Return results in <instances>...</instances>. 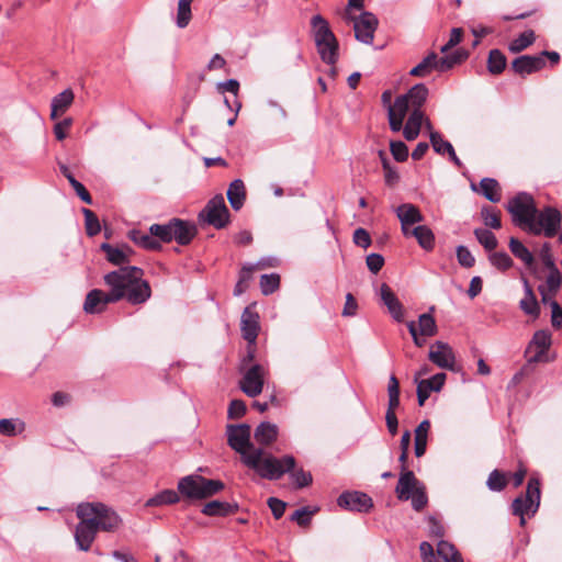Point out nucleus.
<instances>
[{
  "mask_svg": "<svg viewBox=\"0 0 562 562\" xmlns=\"http://www.w3.org/2000/svg\"><path fill=\"white\" fill-rule=\"evenodd\" d=\"M144 271L134 266L121 267L103 277L108 292L93 289L86 295L83 311L88 314L102 313L109 304L126 300L133 305L145 303L151 295V289L143 279Z\"/></svg>",
  "mask_w": 562,
  "mask_h": 562,
  "instance_id": "nucleus-1",
  "label": "nucleus"
},
{
  "mask_svg": "<svg viewBox=\"0 0 562 562\" xmlns=\"http://www.w3.org/2000/svg\"><path fill=\"white\" fill-rule=\"evenodd\" d=\"M250 426L247 424L228 425L227 441L232 449L241 456V462L252 469L260 477L279 480L286 471L296 464L294 457L284 456L281 459L257 448L250 441Z\"/></svg>",
  "mask_w": 562,
  "mask_h": 562,
  "instance_id": "nucleus-2",
  "label": "nucleus"
},
{
  "mask_svg": "<svg viewBox=\"0 0 562 562\" xmlns=\"http://www.w3.org/2000/svg\"><path fill=\"white\" fill-rule=\"evenodd\" d=\"M76 515L79 522L75 540L82 551L90 550L98 531L114 532L122 524L120 516L103 503H81L77 506Z\"/></svg>",
  "mask_w": 562,
  "mask_h": 562,
  "instance_id": "nucleus-3",
  "label": "nucleus"
},
{
  "mask_svg": "<svg viewBox=\"0 0 562 562\" xmlns=\"http://www.w3.org/2000/svg\"><path fill=\"white\" fill-rule=\"evenodd\" d=\"M223 488L224 483L222 481L206 479L198 474L187 475L178 482L179 494L188 501L209 498Z\"/></svg>",
  "mask_w": 562,
  "mask_h": 562,
  "instance_id": "nucleus-4",
  "label": "nucleus"
},
{
  "mask_svg": "<svg viewBox=\"0 0 562 562\" xmlns=\"http://www.w3.org/2000/svg\"><path fill=\"white\" fill-rule=\"evenodd\" d=\"M395 493L400 501L411 499L412 506L416 512H422L428 504L426 486L414 473L405 472L403 475H400Z\"/></svg>",
  "mask_w": 562,
  "mask_h": 562,
  "instance_id": "nucleus-5",
  "label": "nucleus"
},
{
  "mask_svg": "<svg viewBox=\"0 0 562 562\" xmlns=\"http://www.w3.org/2000/svg\"><path fill=\"white\" fill-rule=\"evenodd\" d=\"M507 211L512 214L514 223L527 232L538 213L533 198L525 192L509 200Z\"/></svg>",
  "mask_w": 562,
  "mask_h": 562,
  "instance_id": "nucleus-6",
  "label": "nucleus"
},
{
  "mask_svg": "<svg viewBox=\"0 0 562 562\" xmlns=\"http://www.w3.org/2000/svg\"><path fill=\"white\" fill-rule=\"evenodd\" d=\"M541 490L540 481L531 477L528 481L525 495L516 497L512 504L514 515H535L540 506Z\"/></svg>",
  "mask_w": 562,
  "mask_h": 562,
  "instance_id": "nucleus-7",
  "label": "nucleus"
},
{
  "mask_svg": "<svg viewBox=\"0 0 562 562\" xmlns=\"http://www.w3.org/2000/svg\"><path fill=\"white\" fill-rule=\"evenodd\" d=\"M562 216L554 207H546L538 212L528 232L532 235L543 234L546 237H554L561 228Z\"/></svg>",
  "mask_w": 562,
  "mask_h": 562,
  "instance_id": "nucleus-8",
  "label": "nucleus"
},
{
  "mask_svg": "<svg viewBox=\"0 0 562 562\" xmlns=\"http://www.w3.org/2000/svg\"><path fill=\"white\" fill-rule=\"evenodd\" d=\"M199 218L217 229L224 228L229 223V211L222 194L211 199L200 212Z\"/></svg>",
  "mask_w": 562,
  "mask_h": 562,
  "instance_id": "nucleus-9",
  "label": "nucleus"
},
{
  "mask_svg": "<svg viewBox=\"0 0 562 562\" xmlns=\"http://www.w3.org/2000/svg\"><path fill=\"white\" fill-rule=\"evenodd\" d=\"M348 19L353 22L355 36L357 41L364 44H372L374 33L379 25V20L371 12H363L359 16L348 15Z\"/></svg>",
  "mask_w": 562,
  "mask_h": 562,
  "instance_id": "nucleus-10",
  "label": "nucleus"
},
{
  "mask_svg": "<svg viewBox=\"0 0 562 562\" xmlns=\"http://www.w3.org/2000/svg\"><path fill=\"white\" fill-rule=\"evenodd\" d=\"M243 379L239 382L240 390L249 397L258 396L263 389L266 369L256 363L244 369Z\"/></svg>",
  "mask_w": 562,
  "mask_h": 562,
  "instance_id": "nucleus-11",
  "label": "nucleus"
},
{
  "mask_svg": "<svg viewBox=\"0 0 562 562\" xmlns=\"http://www.w3.org/2000/svg\"><path fill=\"white\" fill-rule=\"evenodd\" d=\"M396 216L401 222V229L405 237L411 236L412 226L424 221L419 209L412 203H403L395 210Z\"/></svg>",
  "mask_w": 562,
  "mask_h": 562,
  "instance_id": "nucleus-12",
  "label": "nucleus"
},
{
  "mask_svg": "<svg viewBox=\"0 0 562 562\" xmlns=\"http://www.w3.org/2000/svg\"><path fill=\"white\" fill-rule=\"evenodd\" d=\"M428 358L432 363L441 369H454L456 356L452 348L447 342H434L430 346Z\"/></svg>",
  "mask_w": 562,
  "mask_h": 562,
  "instance_id": "nucleus-13",
  "label": "nucleus"
},
{
  "mask_svg": "<svg viewBox=\"0 0 562 562\" xmlns=\"http://www.w3.org/2000/svg\"><path fill=\"white\" fill-rule=\"evenodd\" d=\"M546 63L541 56L537 55H521L516 57L510 63V70L520 77H526L528 75L540 71L544 68Z\"/></svg>",
  "mask_w": 562,
  "mask_h": 562,
  "instance_id": "nucleus-14",
  "label": "nucleus"
},
{
  "mask_svg": "<svg viewBox=\"0 0 562 562\" xmlns=\"http://www.w3.org/2000/svg\"><path fill=\"white\" fill-rule=\"evenodd\" d=\"M337 504L345 509L353 512H368L372 506V499L369 495L362 492H345L338 499Z\"/></svg>",
  "mask_w": 562,
  "mask_h": 562,
  "instance_id": "nucleus-15",
  "label": "nucleus"
},
{
  "mask_svg": "<svg viewBox=\"0 0 562 562\" xmlns=\"http://www.w3.org/2000/svg\"><path fill=\"white\" fill-rule=\"evenodd\" d=\"M243 338L249 344H256L259 331V315L250 306H247L240 319Z\"/></svg>",
  "mask_w": 562,
  "mask_h": 562,
  "instance_id": "nucleus-16",
  "label": "nucleus"
},
{
  "mask_svg": "<svg viewBox=\"0 0 562 562\" xmlns=\"http://www.w3.org/2000/svg\"><path fill=\"white\" fill-rule=\"evenodd\" d=\"M196 234L198 229L194 224L180 218L171 220V240H176L179 245L190 244Z\"/></svg>",
  "mask_w": 562,
  "mask_h": 562,
  "instance_id": "nucleus-17",
  "label": "nucleus"
},
{
  "mask_svg": "<svg viewBox=\"0 0 562 562\" xmlns=\"http://www.w3.org/2000/svg\"><path fill=\"white\" fill-rule=\"evenodd\" d=\"M446 378V373L441 372L435 374L430 379L417 381V401L419 406H424L432 391L439 392L442 389Z\"/></svg>",
  "mask_w": 562,
  "mask_h": 562,
  "instance_id": "nucleus-18",
  "label": "nucleus"
},
{
  "mask_svg": "<svg viewBox=\"0 0 562 562\" xmlns=\"http://www.w3.org/2000/svg\"><path fill=\"white\" fill-rule=\"evenodd\" d=\"M380 296L393 318L396 322H402L404 319V306L386 283L381 284Z\"/></svg>",
  "mask_w": 562,
  "mask_h": 562,
  "instance_id": "nucleus-19",
  "label": "nucleus"
},
{
  "mask_svg": "<svg viewBox=\"0 0 562 562\" xmlns=\"http://www.w3.org/2000/svg\"><path fill=\"white\" fill-rule=\"evenodd\" d=\"M75 100V94L71 89H65L52 99L50 104V120H57L64 115L71 106Z\"/></svg>",
  "mask_w": 562,
  "mask_h": 562,
  "instance_id": "nucleus-20",
  "label": "nucleus"
},
{
  "mask_svg": "<svg viewBox=\"0 0 562 562\" xmlns=\"http://www.w3.org/2000/svg\"><path fill=\"white\" fill-rule=\"evenodd\" d=\"M315 45L326 41H335L336 36L329 27L328 22L319 14L314 15L311 20Z\"/></svg>",
  "mask_w": 562,
  "mask_h": 562,
  "instance_id": "nucleus-21",
  "label": "nucleus"
},
{
  "mask_svg": "<svg viewBox=\"0 0 562 562\" xmlns=\"http://www.w3.org/2000/svg\"><path fill=\"white\" fill-rule=\"evenodd\" d=\"M521 280L524 283L525 296L520 300L519 306L526 314L538 317L540 315V305L533 293L532 286L525 277H522Z\"/></svg>",
  "mask_w": 562,
  "mask_h": 562,
  "instance_id": "nucleus-22",
  "label": "nucleus"
},
{
  "mask_svg": "<svg viewBox=\"0 0 562 562\" xmlns=\"http://www.w3.org/2000/svg\"><path fill=\"white\" fill-rule=\"evenodd\" d=\"M227 199L233 210L239 211L246 201V187L243 180H234L227 189Z\"/></svg>",
  "mask_w": 562,
  "mask_h": 562,
  "instance_id": "nucleus-23",
  "label": "nucleus"
},
{
  "mask_svg": "<svg viewBox=\"0 0 562 562\" xmlns=\"http://www.w3.org/2000/svg\"><path fill=\"white\" fill-rule=\"evenodd\" d=\"M428 95V88L424 83H417L412 87L406 94L401 95L402 98H406V103L408 104L411 112L416 109L422 110L423 104L425 103Z\"/></svg>",
  "mask_w": 562,
  "mask_h": 562,
  "instance_id": "nucleus-24",
  "label": "nucleus"
},
{
  "mask_svg": "<svg viewBox=\"0 0 562 562\" xmlns=\"http://www.w3.org/2000/svg\"><path fill=\"white\" fill-rule=\"evenodd\" d=\"M424 116L425 115L423 110L416 109L415 111L411 112L403 131L404 137L407 140L411 142L417 138L420 132Z\"/></svg>",
  "mask_w": 562,
  "mask_h": 562,
  "instance_id": "nucleus-25",
  "label": "nucleus"
},
{
  "mask_svg": "<svg viewBox=\"0 0 562 562\" xmlns=\"http://www.w3.org/2000/svg\"><path fill=\"white\" fill-rule=\"evenodd\" d=\"M278 427L271 423H261L254 434L255 441L261 446H269L277 440Z\"/></svg>",
  "mask_w": 562,
  "mask_h": 562,
  "instance_id": "nucleus-26",
  "label": "nucleus"
},
{
  "mask_svg": "<svg viewBox=\"0 0 562 562\" xmlns=\"http://www.w3.org/2000/svg\"><path fill=\"white\" fill-rule=\"evenodd\" d=\"M238 506L226 502L211 501L206 503L202 513L206 516H228L237 512Z\"/></svg>",
  "mask_w": 562,
  "mask_h": 562,
  "instance_id": "nucleus-27",
  "label": "nucleus"
},
{
  "mask_svg": "<svg viewBox=\"0 0 562 562\" xmlns=\"http://www.w3.org/2000/svg\"><path fill=\"white\" fill-rule=\"evenodd\" d=\"M411 236L415 237L418 245L426 251L435 247V235L432 231L425 225H418L411 231Z\"/></svg>",
  "mask_w": 562,
  "mask_h": 562,
  "instance_id": "nucleus-28",
  "label": "nucleus"
},
{
  "mask_svg": "<svg viewBox=\"0 0 562 562\" xmlns=\"http://www.w3.org/2000/svg\"><path fill=\"white\" fill-rule=\"evenodd\" d=\"M317 53L321 59L327 65H335L338 60L339 43L337 38L335 41H326L316 45Z\"/></svg>",
  "mask_w": 562,
  "mask_h": 562,
  "instance_id": "nucleus-29",
  "label": "nucleus"
},
{
  "mask_svg": "<svg viewBox=\"0 0 562 562\" xmlns=\"http://www.w3.org/2000/svg\"><path fill=\"white\" fill-rule=\"evenodd\" d=\"M486 65L491 75L498 76L506 69L507 58L502 50L495 48L490 50Z\"/></svg>",
  "mask_w": 562,
  "mask_h": 562,
  "instance_id": "nucleus-30",
  "label": "nucleus"
},
{
  "mask_svg": "<svg viewBox=\"0 0 562 562\" xmlns=\"http://www.w3.org/2000/svg\"><path fill=\"white\" fill-rule=\"evenodd\" d=\"M479 192L493 203L499 202L502 198L499 183L493 178H483Z\"/></svg>",
  "mask_w": 562,
  "mask_h": 562,
  "instance_id": "nucleus-31",
  "label": "nucleus"
},
{
  "mask_svg": "<svg viewBox=\"0 0 562 562\" xmlns=\"http://www.w3.org/2000/svg\"><path fill=\"white\" fill-rule=\"evenodd\" d=\"M429 429L430 422L427 419L423 420L415 429V454L417 458L423 457L426 452Z\"/></svg>",
  "mask_w": 562,
  "mask_h": 562,
  "instance_id": "nucleus-32",
  "label": "nucleus"
},
{
  "mask_svg": "<svg viewBox=\"0 0 562 562\" xmlns=\"http://www.w3.org/2000/svg\"><path fill=\"white\" fill-rule=\"evenodd\" d=\"M509 249L512 254L520 259L528 268H531L535 263L532 254L525 247V245L517 238L512 237L509 239Z\"/></svg>",
  "mask_w": 562,
  "mask_h": 562,
  "instance_id": "nucleus-33",
  "label": "nucleus"
},
{
  "mask_svg": "<svg viewBox=\"0 0 562 562\" xmlns=\"http://www.w3.org/2000/svg\"><path fill=\"white\" fill-rule=\"evenodd\" d=\"M130 238L138 246L148 249V250H159L161 248V244L155 239L151 234L143 233L142 231H132L130 232Z\"/></svg>",
  "mask_w": 562,
  "mask_h": 562,
  "instance_id": "nucleus-34",
  "label": "nucleus"
},
{
  "mask_svg": "<svg viewBox=\"0 0 562 562\" xmlns=\"http://www.w3.org/2000/svg\"><path fill=\"white\" fill-rule=\"evenodd\" d=\"M180 501V494L173 490H164L146 502L147 507L172 505Z\"/></svg>",
  "mask_w": 562,
  "mask_h": 562,
  "instance_id": "nucleus-35",
  "label": "nucleus"
},
{
  "mask_svg": "<svg viewBox=\"0 0 562 562\" xmlns=\"http://www.w3.org/2000/svg\"><path fill=\"white\" fill-rule=\"evenodd\" d=\"M536 41L535 32L531 30L522 32L517 38L513 40L509 45L508 49L513 54H518L529 46H531Z\"/></svg>",
  "mask_w": 562,
  "mask_h": 562,
  "instance_id": "nucleus-36",
  "label": "nucleus"
},
{
  "mask_svg": "<svg viewBox=\"0 0 562 562\" xmlns=\"http://www.w3.org/2000/svg\"><path fill=\"white\" fill-rule=\"evenodd\" d=\"M434 69L437 70V54L430 53L417 66L412 68L409 75L414 77H425Z\"/></svg>",
  "mask_w": 562,
  "mask_h": 562,
  "instance_id": "nucleus-37",
  "label": "nucleus"
},
{
  "mask_svg": "<svg viewBox=\"0 0 562 562\" xmlns=\"http://www.w3.org/2000/svg\"><path fill=\"white\" fill-rule=\"evenodd\" d=\"M418 334L426 337L435 336L438 331L436 321L430 313H424L418 318Z\"/></svg>",
  "mask_w": 562,
  "mask_h": 562,
  "instance_id": "nucleus-38",
  "label": "nucleus"
},
{
  "mask_svg": "<svg viewBox=\"0 0 562 562\" xmlns=\"http://www.w3.org/2000/svg\"><path fill=\"white\" fill-rule=\"evenodd\" d=\"M551 346V335L547 330H538L533 334L531 341L526 349V356L533 351V348H541L542 350H549Z\"/></svg>",
  "mask_w": 562,
  "mask_h": 562,
  "instance_id": "nucleus-39",
  "label": "nucleus"
},
{
  "mask_svg": "<svg viewBox=\"0 0 562 562\" xmlns=\"http://www.w3.org/2000/svg\"><path fill=\"white\" fill-rule=\"evenodd\" d=\"M437 553L445 562H463L461 554L454 546L447 541H440L437 546Z\"/></svg>",
  "mask_w": 562,
  "mask_h": 562,
  "instance_id": "nucleus-40",
  "label": "nucleus"
},
{
  "mask_svg": "<svg viewBox=\"0 0 562 562\" xmlns=\"http://www.w3.org/2000/svg\"><path fill=\"white\" fill-rule=\"evenodd\" d=\"M25 429V424L19 419H0V435L14 437Z\"/></svg>",
  "mask_w": 562,
  "mask_h": 562,
  "instance_id": "nucleus-41",
  "label": "nucleus"
},
{
  "mask_svg": "<svg viewBox=\"0 0 562 562\" xmlns=\"http://www.w3.org/2000/svg\"><path fill=\"white\" fill-rule=\"evenodd\" d=\"M101 250L105 254V258L109 262L115 266L127 265L126 257L120 247L112 246L110 244H102Z\"/></svg>",
  "mask_w": 562,
  "mask_h": 562,
  "instance_id": "nucleus-42",
  "label": "nucleus"
},
{
  "mask_svg": "<svg viewBox=\"0 0 562 562\" xmlns=\"http://www.w3.org/2000/svg\"><path fill=\"white\" fill-rule=\"evenodd\" d=\"M389 405L386 412H394L400 405V382L395 375H391L387 385Z\"/></svg>",
  "mask_w": 562,
  "mask_h": 562,
  "instance_id": "nucleus-43",
  "label": "nucleus"
},
{
  "mask_svg": "<svg viewBox=\"0 0 562 562\" xmlns=\"http://www.w3.org/2000/svg\"><path fill=\"white\" fill-rule=\"evenodd\" d=\"M255 271L254 266H244L240 269L238 281L234 289V295L239 296L246 292L249 288V283L252 279V272Z\"/></svg>",
  "mask_w": 562,
  "mask_h": 562,
  "instance_id": "nucleus-44",
  "label": "nucleus"
},
{
  "mask_svg": "<svg viewBox=\"0 0 562 562\" xmlns=\"http://www.w3.org/2000/svg\"><path fill=\"white\" fill-rule=\"evenodd\" d=\"M474 235L477 241L485 248V250L493 251L497 248V238L491 231L485 228H475Z\"/></svg>",
  "mask_w": 562,
  "mask_h": 562,
  "instance_id": "nucleus-45",
  "label": "nucleus"
},
{
  "mask_svg": "<svg viewBox=\"0 0 562 562\" xmlns=\"http://www.w3.org/2000/svg\"><path fill=\"white\" fill-rule=\"evenodd\" d=\"M481 216L485 226L493 229H499L502 227L501 212L492 206H484L481 210Z\"/></svg>",
  "mask_w": 562,
  "mask_h": 562,
  "instance_id": "nucleus-46",
  "label": "nucleus"
},
{
  "mask_svg": "<svg viewBox=\"0 0 562 562\" xmlns=\"http://www.w3.org/2000/svg\"><path fill=\"white\" fill-rule=\"evenodd\" d=\"M508 484V475L499 470H493L486 481V485L491 491L501 492Z\"/></svg>",
  "mask_w": 562,
  "mask_h": 562,
  "instance_id": "nucleus-47",
  "label": "nucleus"
},
{
  "mask_svg": "<svg viewBox=\"0 0 562 562\" xmlns=\"http://www.w3.org/2000/svg\"><path fill=\"white\" fill-rule=\"evenodd\" d=\"M193 0H179L177 11V25L180 29L186 27L192 18L191 4Z\"/></svg>",
  "mask_w": 562,
  "mask_h": 562,
  "instance_id": "nucleus-48",
  "label": "nucleus"
},
{
  "mask_svg": "<svg viewBox=\"0 0 562 562\" xmlns=\"http://www.w3.org/2000/svg\"><path fill=\"white\" fill-rule=\"evenodd\" d=\"M151 236L157 238L159 243L171 241V220L167 224H153L149 227Z\"/></svg>",
  "mask_w": 562,
  "mask_h": 562,
  "instance_id": "nucleus-49",
  "label": "nucleus"
},
{
  "mask_svg": "<svg viewBox=\"0 0 562 562\" xmlns=\"http://www.w3.org/2000/svg\"><path fill=\"white\" fill-rule=\"evenodd\" d=\"M280 286V276L277 273L262 274L260 278L261 292L269 295L278 290Z\"/></svg>",
  "mask_w": 562,
  "mask_h": 562,
  "instance_id": "nucleus-50",
  "label": "nucleus"
},
{
  "mask_svg": "<svg viewBox=\"0 0 562 562\" xmlns=\"http://www.w3.org/2000/svg\"><path fill=\"white\" fill-rule=\"evenodd\" d=\"M86 231L89 236H95L100 233L101 226L95 213L89 209H83Z\"/></svg>",
  "mask_w": 562,
  "mask_h": 562,
  "instance_id": "nucleus-51",
  "label": "nucleus"
},
{
  "mask_svg": "<svg viewBox=\"0 0 562 562\" xmlns=\"http://www.w3.org/2000/svg\"><path fill=\"white\" fill-rule=\"evenodd\" d=\"M491 263L498 270L506 271L513 267V259L504 251L492 252L488 256Z\"/></svg>",
  "mask_w": 562,
  "mask_h": 562,
  "instance_id": "nucleus-52",
  "label": "nucleus"
},
{
  "mask_svg": "<svg viewBox=\"0 0 562 562\" xmlns=\"http://www.w3.org/2000/svg\"><path fill=\"white\" fill-rule=\"evenodd\" d=\"M562 284V274L559 271L558 268H554L553 270H550L549 276L546 280V286L547 290L552 294L557 295L558 291L560 290V286Z\"/></svg>",
  "mask_w": 562,
  "mask_h": 562,
  "instance_id": "nucleus-53",
  "label": "nucleus"
},
{
  "mask_svg": "<svg viewBox=\"0 0 562 562\" xmlns=\"http://www.w3.org/2000/svg\"><path fill=\"white\" fill-rule=\"evenodd\" d=\"M430 143L437 154L443 155L448 153L453 146L448 140H445L438 132L430 133Z\"/></svg>",
  "mask_w": 562,
  "mask_h": 562,
  "instance_id": "nucleus-54",
  "label": "nucleus"
},
{
  "mask_svg": "<svg viewBox=\"0 0 562 562\" xmlns=\"http://www.w3.org/2000/svg\"><path fill=\"white\" fill-rule=\"evenodd\" d=\"M408 111H411V109L406 103V98H402L400 95L395 99L393 105L389 106L387 114H392L404 120Z\"/></svg>",
  "mask_w": 562,
  "mask_h": 562,
  "instance_id": "nucleus-55",
  "label": "nucleus"
},
{
  "mask_svg": "<svg viewBox=\"0 0 562 562\" xmlns=\"http://www.w3.org/2000/svg\"><path fill=\"white\" fill-rule=\"evenodd\" d=\"M291 473L292 477L295 481L297 488H303L312 484L313 477L310 472L304 471L303 469L295 470V467L288 471Z\"/></svg>",
  "mask_w": 562,
  "mask_h": 562,
  "instance_id": "nucleus-56",
  "label": "nucleus"
},
{
  "mask_svg": "<svg viewBox=\"0 0 562 562\" xmlns=\"http://www.w3.org/2000/svg\"><path fill=\"white\" fill-rule=\"evenodd\" d=\"M390 150L395 160L403 162L408 158V148L405 143L401 140H393L390 144Z\"/></svg>",
  "mask_w": 562,
  "mask_h": 562,
  "instance_id": "nucleus-57",
  "label": "nucleus"
},
{
  "mask_svg": "<svg viewBox=\"0 0 562 562\" xmlns=\"http://www.w3.org/2000/svg\"><path fill=\"white\" fill-rule=\"evenodd\" d=\"M457 259L458 262L464 268H472L475 263L473 255L465 246H458Z\"/></svg>",
  "mask_w": 562,
  "mask_h": 562,
  "instance_id": "nucleus-58",
  "label": "nucleus"
},
{
  "mask_svg": "<svg viewBox=\"0 0 562 562\" xmlns=\"http://www.w3.org/2000/svg\"><path fill=\"white\" fill-rule=\"evenodd\" d=\"M314 514V512L310 510L308 507H303L301 509L295 510L292 516L291 520L296 521L299 526L306 527L311 522V517Z\"/></svg>",
  "mask_w": 562,
  "mask_h": 562,
  "instance_id": "nucleus-59",
  "label": "nucleus"
},
{
  "mask_svg": "<svg viewBox=\"0 0 562 562\" xmlns=\"http://www.w3.org/2000/svg\"><path fill=\"white\" fill-rule=\"evenodd\" d=\"M246 413V404L241 400H233L228 406V418L238 419Z\"/></svg>",
  "mask_w": 562,
  "mask_h": 562,
  "instance_id": "nucleus-60",
  "label": "nucleus"
},
{
  "mask_svg": "<svg viewBox=\"0 0 562 562\" xmlns=\"http://www.w3.org/2000/svg\"><path fill=\"white\" fill-rule=\"evenodd\" d=\"M366 263L372 273H378L384 266V258L379 254H370L366 258Z\"/></svg>",
  "mask_w": 562,
  "mask_h": 562,
  "instance_id": "nucleus-61",
  "label": "nucleus"
},
{
  "mask_svg": "<svg viewBox=\"0 0 562 562\" xmlns=\"http://www.w3.org/2000/svg\"><path fill=\"white\" fill-rule=\"evenodd\" d=\"M353 243L357 246L367 249L371 245L370 234L364 228H357L353 233Z\"/></svg>",
  "mask_w": 562,
  "mask_h": 562,
  "instance_id": "nucleus-62",
  "label": "nucleus"
},
{
  "mask_svg": "<svg viewBox=\"0 0 562 562\" xmlns=\"http://www.w3.org/2000/svg\"><path fill=\"white\" fill-rule=\"evenodd\" d=\"M72 124V120L70 117L64 119L58 122L54 126V134L58 140H63L67 137L68 130Z\"/></svg>",
  "mask_w": 562,
  "mask_h": 562,
  "instance_id": "nucleus-63",
  "label": "nucleus"
},
{
  "mask_svg": "<svg viewBox=\"0 0 562 562\" xmlns=\"http://www.w3.org/2000/svg\"><path fill=\"white\" fill-rule=\"evenodd\" d=\"M267 503L272 512L273 517L276 519H280L284 514L286 504L283 501L276 497H270Z\"/></svg>",
  "mask_w": 562,
  "mask_h": 562,
  "instance_id": "nucleus-64",
  "label": "nucleus"
}]
</instances>
